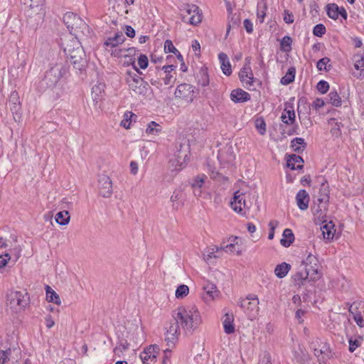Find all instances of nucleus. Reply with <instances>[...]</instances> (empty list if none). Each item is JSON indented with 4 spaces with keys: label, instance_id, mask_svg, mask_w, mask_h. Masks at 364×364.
I'll use <instances>...</instances> for the list:
<instances>
[{
    "label": "nucleus",
    "instance_id": "f257e3e1",
    "mask_svg": "<svg viewBox=\"0 0 364 364\" xmlns=\"http://www.w3.org/2000/svg\"><path fill=\"white\" fill-rule=\"evenodd\" d=\"M62 46L68 61L73 65V68L79 71L84 70L87 66V60L79 40L76 38L65 39L62 42Z\"/></svg>",
    "mask_w": 364,
    "mask_h": 364
},
{
    "label": "nucleus",
    "instance_id": "f03ea898",
    "mask_svg": "<svg viewBox=\"0 0 364 364\" xmlns=\"http://www.w3.org/2000/svg\"><path fill=\"white\" fill-rule=\"evenodd\" d=\"M176 318L186 334H193L202 323L200 312L196 306L178 307Z\"/></svg>",
    "mask_w": 364,
    "mask_h": 364
},
{
    "label": "nucleus",
    "instance_id": "7ed1b4c3",
    "mask_svg": "<svg viewBox=\"0 0 364 364\" xmlns=\"http://www.w3.org/2000/svg\"><path fill=\"white\" fill-rule=\"evenodd\" d=\"M63 21L71 34L69 38H66L65 39H70L71 38L78 39V38L87 36L90 33L88 25L74 13L68 12L64 14Z\"/></svg>",
    "mask_w": 364,
    "mask_h": 364
},
{
    "label": "nucleus",
    "instance_id": "20e7f679",
    "mask_svg": "<svg viewBox=\"0 0 364 364\" xmlns=\"http://www.w3.org/2000/svg\"><path fill=\"white\" fill-rule=\"evenodd\" d=\"M29 296L25 291H11L7 296V305L15 313L23 310L29 304Z\"/></svg>",
    "mask_w": 364,
    "mask_h": 364
},
{
    "label": "nucleus",
    "instance_id": "39448f33",
    "mask_svg": "<svg viewBox=\"0 0 364 364\" xmlns=\"http://www.w3.org/2000/svg\"><path fill=\"white\" fill-rule=\"evenodd\" d=\"M126 81L129 90L135 95H144L147 92V83L136 73L132 71L127 72Z\"/></svg>",
    "mask_w": 364,
    "mask_h": 364
},
{
    "label": "nucleus",
    "instance_id": "423d86ee",
    "mask_svg": "<svg viewBox=\"0 0 364 364\" xmlns=\"http://www.w3.org/2000/svg\"><path fill=\"white\" fill-rule=\"evenodd\" d=\"M68 71L66 66L61 64L55 65L46 73L43 81L48 87H52L68 73Z\"/></svg>",
    "mask_w": 364,
    "mask_h": 364
},
{
    "label": "nucleus",
    "instance_id": "0eeeda50",
    "mask_svg": "<svg viewBox=\"0 0 364 364\" xmlns=\"http://www.w3.org/2000/svg\"><path fill=\"white\" fill-rule=\"evenodd\" d=\"M28 9L26 15L30 18H35L36 21L43 18L45 12L43 9V0H21Z\"/></svg>",
    "mask_w": 364,
    "mask_h": 364
},
{
    "label": "nucleus",
    "instance_id": "6e6552de",
    "mask_svg": "<svg viewBox=\"0 0 364 364\" xmlns=\"http://www.w3.org/2000/svg\"><path fill=\"white\" fill-rule=\"evenodd\" d=\"M188 147L187 145L180 144L177 146V151L170 159L169 164L175 170L181 169L188 159Z\"/></svg>",
    "mask_w": 364,
    "mask_h": 364
},
{
    "label": "nucleus",
    "instance_id": "1a4fd4ad",
    "mask_svg": "<svg viewBox=\"0 0 364 364\" xmlns=\"http://www.w3.org/2000/svg\"><path fill=\"white\" fill-rule=\"evenodd\" d=\"M259 301L257 296L250 294L245 299L241 300L240 306L245 310L250 319L252 320L258 315L259 310Z\"/></svg>",
    "mask_w": 364,
    "mask_h": 364
},
{
    "label": "nucleus",
    "instance_id": "9d476101",
    "mask_svg": "<svg viewBox=\"0 0 364 364\" xmlns=\"http://www.w3.org/2000/svg\"><path fill=\"white\" fill-rule=\"evenodd\" d=\"M302 265H304V270L310 275V281H316L321 277L318 260L315 255L309 253L302 262Z\"/></svg>",
    "mask_w": 364,
    "mask_h": 364
},
{
    "label": "nucleus",
    "instance_id": "9b49d317",
    "mask_svg": "<svg viewBox=\"0 0 364 364\" xmlns=\"http://www.w3.org/2000/svg\"><path fill=\"white\" fill-rule=\"evenodd\" d=\"M21 350L18 346H13L6 350H0L1 364H17L21 359Z\"/></svg>",
    "mask_w": 364,
    "mask_h": 364
},
{
    "label": "nucleus",
    "instance_id": "f8f14e48",
    "mask_svg": "<svg viewBox=\"0 0 364 364\" xmlns=\"http://www.w3.org/2000/svg\"><path fill=\"white\" fill-rule=\"evenodd\" d=\"M186 14L182 16V21L185 23H189L191 25L196 26L202 21V14L198 6L195 4L188 5Z\"/></svg>",
    "mask_w": 364,
    "mask_h": 364
},
{
    "label": "nucleus",
    "instance_id": "ddd939ff",
    "mask_svg": "<svg viewBox=\"0 0 364 364\" xmlns=\"http://www.w3.org/2000/svg\"><path fill=\"white\" fill-rule=\"evenodd\" d=\"M194 87L188 83L179 85L174 92L176 98L192 102L193 100Z\"/></svg>",
    "mask_w": 364,
    "mask_h": 364
},
{
    "label": "nucleus",
    "instance_id": "4468645a",
    "mask_svg": "<svg viewBox=\"0 0 364 364\" xmlns=\"http://www.w3.org/2000/svg\"><path fill=\"white\" fill-rule=\"evenodd\" d=\"M159 352V348L157 345H151L141 353L140 358L144 364H154L156 361Z\"/></svg>",
    "mask_w": 364,
    "mask_h": 364
},
{
    "label": "nucleus",
    "instance_id": "2eb2a0df",
    "mask_svg": "<svg viewBox=\"0 0 364 364\" xmlns=\"http://www.w3.org/2000/svg\"><path fill=\"white\" fill-rule=\"evenodd\" d=\"M250 58H246L245 64L239 73L240 80L243 83H245V87L248 89L253 85L254 80L253 74L250 67Z\"/></svg>",
    "mask_w": 364,
    "mask_h": 364
},
{
    "label": "nucleus",
    "instance_id": "dca6fc26",
    "mask_svg": "<svg viewBox=\"0 0 364 364\" xmlns=\"http://www.w3.org/2000/svg\"><path fill=\"white\" fill-rule=\"evenodd\" d=\"M99 192L104 198H109L112 194V183L108 176L102 175L98 181Z\"/></svg>",
    "mask_w": 364,
    "mask_h": 364
},
{
    "label": "nucleus",
    "instance_id": "f3484780",
    "mask_svg": "<svg viewBox=\"0 0 364 364\" xmlns=\"http://www.w3.org/2000/svg\"><path fill=\"white\" fill-rule=\"evenodd\" d=\"M180 322H178L175 317L174 322L170 323V326L166 331L165 339L168 344L170 343L173 344L178 339V336L180 334Z\"/></svg>",
    "mask_w": 364,
    "mask_h": 364
},
{
    "label": "nucleus",
    "instance_id": "a211bd4d",
    "mask_svg": "<svg viewBox=\"0 0 364 364\" xmlns=\"http://www.w3.org/2000/svg\"><path fill=\"white\" fill-rule=\"evenodd\" d=\"M230 207L237 213L244 215L243 209L246 207L245 200L243 194L240 191H236L234 194L232 200L230 201Z\"/></svg>",
    "mask_w": 364,
    "mask_h": 364
},
{
    "label": "nucleus",
    "instance_id": "6ab92c4d",
    "mask_svg": "<svg viewBox=\"0 0 364 364\" xmlns=\"http://www.w3.org/2000/svg\"><path fill=\"white\" fill-rule=\"evenodd\" d=\"M125 40V37L122 32L117 33L114 37L109 38L105 42L106 50L111 53V50L119 48L118 46L122 44Z\"/></svg>",
    "mask_w": 364,
    "mask_h": 364
},
{
    "label": "nucleus",
    "instance_id": "aec40b11",
    "mask_svg": "<svg viewBox=\"0 0 364 364\" xmlns=\"http://www.w3.org/2000/svg\"><path fill=\"white\" fill-rule=\"evenodd\" d=\"M218 158L225 163H230L235 159L233 148L231 145L227 144L219 150Z\"/></svg>",
    "mask_w": 364,
    "mask_h": 364
},
{
    "label": "nucleus",
    "instance_id": "412c9836",
    "mask_svg": "<svg viewBox=\"0 0 364 364\" xmlns=\"http://www.w3.org/2000/svg\"><path fill=\"white\" fill-rule=\"evenodd\" d=\"M321 231L323 235V239L330 240L333 238V236L336 232L335 225L332 221L326 222V220L323 221L321 225Z\"/></svg>",
    "mask_w": 364,
    "mask_h": 364
},
{
    "label": "nucleus",
    "instance_id": "4be33fe9",
    "mask_svg": "<svg viewBox=\"0 0 364 364\" xmlns=\"http://www.w3.org/2000/svg\"><path fill=\"white\" fill-rule=\"evenodd\" d=\"M136 52V49L134 47L127 48H115L114 50H111V55L118 58H124V59H127V58H134Z\"/></svg>",
    "mask_w": 364,
    "mask_h": 364
},
{
    "label": "nucleus",
    "instance_id": "5701e85b",
    "mask_svg": "<svg viewBox=\"0 0 364 364\" xmlns=\"http://www.w3.org/2000/svg\"><path fill=\"white\" fill-rule=\"evenodd\" d=\"M296 204L301 210H306L309 208V196L305 190H300L296 196Z\"/></svg>",
    "mask_w": 364,
    "mask_h": 364
},
{
    "label": "nucleus",
    "instance_id": "b1692460",
    "mask_svg": "<svg viewBox=\"0 0 364 364\" xmlns=\"http://www.w3.org/2000/svg\"><path fill=\"white\" fill-rule=\"evenodd\" d=\"M230 99L235 103H240L248 101L250 99V95L242 89H235L231 92Z\"/></svg>",
    "mask_w": 364,
    "mask_h": 364
},
{
    "label": "nucleus",
    "instance_id": "393cba45",
    "mask_svg": "<svg viewBox=\"0 0 364 364\" xmlns=\"http://www.w3.org/2000/svg\"><path fill=\"white\" fill-rule=\"evenodd\" d=\"M203 290L202 298L206 303L213 301L218 296L216 286L213 284H208L204 286Z\"/></svg>",
    "mask_w": 364,
    "mask_h": 364
},
{
    "label": "nucleus",
    "instance_id": "a878e982",
    "mask_svg": "<svg viewBox=\"0 0 364 364\" xmlns=\"http://www.w3.org/2000/svg\"><path fill=\"white\" fill-rule=\"evenodd\" d=\"M310 275L304 269L296 272L293 277L294 285L301 287L306 282H310Z\"/></svg>",
    "mask_w": 364,
    "mask_h": 364
},
{
    "label": "nucleus",
    "instance_id": "bb28decb",
    "mask_svg": "<svg viewBox=\"0 0 364 364\" xmlns=\"http://www.w3.org/2000/svg\"><path fill=\"white\" fill-rule=\"evenodd\" d=\"M105 87V84L101 82H98L92 87L91 96L95 105L102 99Z\"/></svg>",
    "mask_w": 364,
    "mask_h": 364
},
{
    "label": "nucleus",
    "instance_id": "cd10ccee",
    "mask_svg": "<svg viewBox=\"0 0 364 364\" xmlns=\"http://www.w3.org/2000/svg\"><path fill=\"white\" fill-rule=\"evenodd\" d=\"M234 317L232 314H225L223 321L224 331L228 334H231L235 332V326L233 324Z\"/></svg>",
    "mask_w": 364,
    "mask_h": 364
},
{
    "label": "nucleus",
    "instance_id": "c85d7f7f",
    "mask_svg": "<svg viewBox=\"0 0 364 364\" xmlns=\"http://www.w3.org/2000/svg\"><path fill=\"white\" fill-rule=\"evenodd\" d=\"M303 159L301 156L292 154L287 160V166L291 170L301 169L303 168Z\"/></svg>",
    "mask_w": 364,
    "mask_h": 364
},
{
    "label": "nucleus",
    "instance_id": "c756f323",
    "mask_svg": "<svg viewBox=\"0 0 364 364\" xmlns=\"http://www.w3.org/2000/svg\"><path fill=\"white\" fill-rule=\"evenodd\" d=\"M218 58L221 64L223 73L228 76L230 75L232 73V70L228 55L224 53H221L219 54Z\"/></svg>",
    "mask_w": 364,
    "mask_h": 364
},
{
    "label": "nucleus",
    "instance_id": "7c9ffc66",
    "mask_svg": "<svg viewBox=\"0 0 364 364\" xmlns=\"http://www.w3.org/2000/svg\"><path fill=\"white\" fill-rule=\"evenodd\" d=\"M282 121L287 124H292L295 121V112L293 107L288 109L287 107L284 109V112L281 117Z\"/></svg>",
    "mask_w": 364,
    "mask_h": 364
},
{
    "label": "nucleus",
    "instance_id": "2f4dec72",
    "mask_svg": "<svg viewBox=\"0 0 364 364\" xmlns=\"http://www.w3.org/2000/svg\"><path fill=\"white\" fill-rule=\"evenodd\" d=\"M291 269V265L287 262H282L276 266L274 269V274L278 278H284L287 276L289 270Z\"/></svg>",
    "mask_w": 364,
    "mask_h": 364
},
{
    "label": "nucleus",
    "instance_id": "473e14b6",
    "mask_svg": "<svg viewBox=\"0 0 364 364\" xmlns=\"http://www.w3.org/2000/svg\"><path fill=\"white\" fill-rule=\"evenodd\" d=\"M294 240V235L291 230L286 228L282 234V238L280 240L284 247H289Z\"/></svg>",
    "mask_w": 364,
    "mask_h": 364
},
{
    "label": "nucleus",
    "instance_id": "72a5a7b5",
    "mask_svg": "<svg viewBox=\"0 0 364 364\" xmlns=\"http://www.w3.org/2000/svg\"><path fill=\"white\" fill-rule=\"evenodd\" d=\"M197 82L198 85H200L202 87H205L209 85V77L208 75L207 69L205 68H201L197 75Z\"/></svg>",
    "mask_w": 364,
    "mask_h": 364
},
{
    "label": "nucleus",
    "instance_id": "f704fd0d",
    "mask_svg": "<svg viewBox=\"0 0 364 364\" xmlns=\"http://www.w3.org/2000/svg\"><path fill=\"white\" fill-rule=\"evenodd\" d=\"M46 299L48 302H53L60 305L61 301L59 295L51 289L50 287L46 286Z\"/></svg>",
    "mask_w": 364,
    "mask_h": 364
},
{
    "label": "nucleus",
    "instance_id": "c9c22d12",
    "mask_svg": "<svg viewBox=\"0 0 364 364\" xmlns=\"http://www.w3.org/2000/svg\"><path fill=\"white\" fill-rule=\"evenodd\" d=\"M70 218L69 213L67 210L60 211L55 215V221L60 225H68L70 221Z\"/></svg>",
    "mask_w": 364,
    "mask_h": 364
},
{
    "label": "nucleus",
    "instance_id": "e433bc0d",
    "mask_svg": "<svg viewBox=\"0 0 364 364\" xmlns=\"http://www.w3.org/2000/svg\"><path fill=\"white\" fill-rule=\"evenodd\" d=\"M306 146L304 139L302 138H295L291 142V146L296 152L303 151Z\"/></svg>",
    "mask_w": 364,
    "mask_h": 364
},
{
    "label": "nucleus",
    "instance_id": "4c0bfd02",
    "mask_svg": "<svg viewBox=\"0 0 364 364\" xmlns=\"http://www.w3.org/2000/svg\"><path fill=\"white\" fill-rule=\"evenodd\" d=\"M296 70L294 68H290L286 75L282 77L281 83L282 85H289L292 82L295 77Z\"/></svg>",
    "mask_w": 364,
    "mask_h": 364
},
{
    "label": "nucleus",
    "instance_id": "58836bf2",
    "mask_svg": "<svg viewBox=\"0 0 364 364\" xmlns=\"http://www.w3.org/2000/svg\"><path fill=\"white\" fill-rule=\"evenodd\" d=\"M161 131V127L156 122H151L147 124L146 132L151 135H157Z\"/></svg>",
    "mask_w": 364,
    "mask_h": 364
},
{
    "label": "nucleus",
    "instance_id": "ea45409f",
    "mask_svg": "<svg viewBox=\"0 0 364 364\" xmlns=\"http://www.w3.org/2000/svg\"><path fill=\"white\" fill-rule=\"evenodd\" d=\"M164 51L166 53H173L175 54L178 53L177 57L178 58V59H180L181 60H183L182 55L178 52V50L174 47L171 40H166L164 42Z\"/></svg>",
    "mask_w": 364,
    "mask_h": 364
},
{
    "label": "nucleus",
    "instance_id": "a19ab883",
    "mask_svg": "<svg viewBox=\"0 0 364 364\" xmlns=\"http://www.w3.org/2000/svg\"><path fill=\"white\" fill-rule=\"evenodd\" d=\"M360 309H364V303L356 301L349 306L348 311L350 314L354 316H356V314H361V311L359 310Z\"/></svg>",
    "mask_w": 364,
    "mask_h": 364
},
{
    "label": "nucleus",
    "instance_id": "79ce46f5",
    "mask_svg": "<svg viewBox=\"0 0 364 364\" xmlns=\"http://www.w3.org/2000/svg\"><path fill=\"white\" fill-rule=\"evenodd\" d=\"M363 337L359 336L358 338H353L350 337L348 339V343H349V351L353 353L355 351V350L360 346L362 342H363Z\"/></svg>",
    "mask_w": 364,
    "mask_h": 364
},
{
    "label": "nucleus",
    "instance_id": "37998d69",
    "mask_svg": "<svg viewBox=\"0 0 364 364\" xmlns=\"http://www.w3.org/2000/svg\"><path fill=\"white\" fill-rule=\"evenodd\" d=\"M329 101L331 105L336 107L341 105V98L336 90H332L328 94Z\"/></svg>",
    "mask_w": 364,
    "mask_h": 364
},
{
    "label": "nucleus",
    "instance_id": "c03bdc74",
    "mask_svg": "<svg viewBox=\"0 0 364 364\" xmlns=\"http://www.w3.org/2000/svg\"><path fill=\"white\" fill-rule=\"evenodd\" d=\"M133 117L136 116L132 112H126L124 114V119L122 120L120 125L125 129H129L130 127L132 118Z\"/></svg>",
    "mask_w": 364,
    "mask_h": 364
},
{
    "label": "nucleus",
    "instance_id": "a18cd8bd",
    "mask_svg": "<svg viewBox=\"0 0 364 364\" xmlns=\"http://www.w3.org/2000/svg\"><path fill=\"white\" fill-rule=\"evenodd\" d=\"M328 16L333 19H336L339 15V8L337 5L333 4L328 6Z\"/></svg>",
    "mask_w": 364,
    "mask_h": 364
},
{
    "label": "nucleus",
    "instance_id": "49530a36",
    "mask_svg": "<svg viewBox=\"0 0 364 364\" xmlns=\"http://www.w3.org/2000/svg\"><path fill=\"white\" fill-rule=\"evenodd\" d=\"M266 9L267 6L265 3H259L257 4V18L259 19L260 23L264 22V19L266 16Z\"/></svg>",
    "mask_w": 364,
    "mask_h": 364
},
{
    "label": "nucleus",
    "instance_id": "de8ad7c7",
    "mask_svg": "<svg viewBox=\"0 0 364 364\" xmlns=\"http://www.w3.org/2000/svg\"><path fill=\"white\" fill-rule=\"evenodd\" d=\"M189 288L187 285L181 284L176 290V297L178 299H182L188 294Z\"/></svg>",
    "mask_w": 364,
    "mask_h": 364
},
{
    "label": "nucleus",
    "instance_id": "09e8293b",
    "mask_svg": "<svg viewBox=\"0 0 364 364\" xmlns=\"http://www.w3.org/2000/svg\"><path fill=\"white\" fill-rule=\"evenodd\" d=\"M220 250V248L217 247L209 249L207 251V253L203 255V258L205 262L208 263L210 262L212 258H218L219 256L216 255L215 253L218 252Z\"/></svg>",
    "mask_w": 364,
    "mask_h": 364
},
{
    "label": "nucleus",
    "instance_id": "8fccbe9b",
    "mask_svg": "<svg viewBox=\"0 0 364 364\" xmlns=\"http://www.w3.org/2000/svg\"><path fill=\"white\" fill-rule=\"evenodd\" d=\"M207 178V176L205 175H199L195 177L193 179L192 187L193 188H200L202 187L203 184L205 182V180Z\"/></svg>",
    "mask_w": 364,
    "mask_h": 364
},
{
    "label": "nucleus",
    "instance_id": "3c124183",
    "mask_svg": "<svg viewBox=\"0 0 364 364\" xmlns=\"http://www.w3.org/2000/svg\"><path fill=\"white\" fill-rule=\"evenodd\" d=\"M353 59L355 60L354 67L356 70L363 71L364 70V58L360 55H354Z\"/></svg>",
    "mask_w": 364,
    "mask_h": 364
},
{
    "label": "nucleus",
    "instance_id": "603ef678",
    "mask_svg": "<svg viewBox=\"0 0 364 364\" xmlns=\"http://www.w3.org/2000/svg\"><path fill=\"white\" fill-rule=\"evenodd\" d=\"M255 127L261 135H264L266 132V124L262 119H257L255 121Z\"/></svg>",
    "mask_w": 364,
    "mask_h": 364
},
{
    "label": "nucleus",
    "instance_id": "864d4df0",
    "mask_svg": "<svg viewBox=\"0 0 364 364\" xmlns=\"http://www.w3.org/2000/svg\"><path fill=\"white\" fill-rule=\"evenodd\" d=\"M128 347L129 343L127 342V341L124 343L120 342L118 346L114 348V353L120 357V354L122 353L124 350H127Z\"/></svg>",
    "mask_w": 364,
    "mask_h": 364
},
{
    "label": "nucleus",
    "instance_id": "5fc2aeb1",
    "mask_svg": "<svg viewBox=\"0 0 364 364\" xmlns=\"http://www.w3.org/2000/svg\"><path fill=\"white\" fill-rule=\"evenodd\" d=\"M330 62V59L328 58H323L320 59L316 65V67L318 70H328L327 65Z\"/></svg>",
    "mask_w": 364,
    "mask_h": 364
},
{
    "label": "nucleus",
    "instance_id": "6e6d98bb",
    "mask_svg": "<svg viewBox=\"0 0 364 364\" xmlns=\"http://www.w3.org/2000/svg\"><path fill=\"white\" fill-rule=\"evenodd\" d=\"M316 88L321 94H325L329 89V85L326 81L321 80L318 82Z\"/></svg>",
    "mask_w": 364,
    "mask_h": 364
},
{
    "label": "nucleus",
    "instance_id": "4d7b16f0",
    "mask_svg": "<svg viewBox=\"0 0 364 364\" xmlns=\"http://www.w3.org/2000/svg\"><path fill=\"white\" fill-rule=\"evenodd\" d=\"M324 354L328 358H332V353L331 351L329 349V347L328 346H323L320 350L315 349V355L316 356H319V355Z\"/></svg>",
    "mask_w": 364,
    "mask_h": 364
},
{
    "label": "nucleus",
    "instance_id": "13d9d810",
    "mask_svg": "<svg viewBox=\"0 0 364 364\" xmlns=\"http://www.w3.org/2000/svg\"><path fill=\"white\" fill-rule=\"evenodd\" d=\"M326 32V28L323 24H317L313 29L314 36L321 37Z\"/></svg>",
    "mask_w": 364,
    "mask_h": 364
},
{
    "label": "nucleus",
    "instance_id": "bf43d9fd",
    "mask_svg": "<svg viewBox=\"0 0 364 364\" xmlns=\"http://www.w3.org/2000/svg\"><path fill=\"white\" fill-rule=\"evenodd\" d=\"M318 194H319L318 196H320L323 198H324V196H325V197H326L329 200V189H328V185L327 184L326 182L323 183L321 185V188L319 189Z\"/></svg>",
    "mask_w": 364,
    "mask_h": 364
},
{
    "label": "nucleus",
    "instance_id": "052dcab7",
    "mask_svg": "<svg viewBox=\"0 0 364 364\" xmlns=\"http://www.w3.org/2000/svg\"><path fill=\"white\" fill-rule=\"evenodd\" d=\"M138 65L141 69H145L148 67L149 60L146 55L141 54L138 58Z\"/></svg>",
    "mask_w": 364,
    "mask_h": 364
},
{
    "label": "nucleus",
    "instance_id": "680f3d73",
    "mask_svg": "<svg viewBox=\"0 0 364 364\" xmlns=\"http://www.w3.org/2000/svg\"><path fill=\"white\" fill-rule=\"evenodd\" d=\"M291 38L289 36H284L282 40L281 46L284 50L287 51L291 48Z\"/></svg>",
    "mask_w": 364,
    "mask_h": 364
},
{
    "label": "nucleus",
    "instance_id": "e2e57ef3",
    "mask_svg": "<svg viewBox=\"0 0 364 364\" xmlns=\"http://www.w3.org/2000/svg\"><path fill=\"white\" fill-rule=\"evenodd\" d=\"M312 210L314 212V214L315 215H318V218H319L320 217H323L325 215V211L323 210V208L321 207V205L317 204V205H314L313 207H312Z\"/></svg>",
    "mask_w": 364,
    "mask_h": 364
},
{
    "label": "nucleus",
    "instance_id": "0e129e2a",
    "mask_svg": "<svg viewBox=\"0 0 364 364\" xmlns=\"http://www.w3.org/2000/svg\"><path fill=\"white\" fill-rule=\"evenodd\" d=\"M278 224H279V222L277 220H271L269 223V226L270 228V231H269V235H268L269 240H272L274 238V230L277 228V226L278 225Z\"/></svg>",
    "mask_w": 364,
    "mask_h": 364
},
{
    "label": "nucleus",
    "instance_id": "69168bd1",
    "mask_svg": "<svg viewBox=\"0 0 364 364\" xmlns=\"http://www.w3.org/2000/svg\"><path fill=\"white\" fill-rule=\"evenodd\" d=\"M284 21L287 23H292L294 21L292 13L289 12L288 10H285L284 14Z\"/></svg>",
    "mask_w": 364,
    "mask_h": 364
},
{
    "label": "nucleus",
    "instance_id": "338daca9",
    "mask_svg": "<svg viewBox=\"0 0 364 364\" xmlns=\"http://www.w3.org/2000/svg\"><path fill=\"white\" fill-rule=\"evenodd\" d=\"M318 204L321 205L322 208H323L324 210H326L327 206L329 202V200L324 196V198L318 196L317 198Z\"/></svg>",
    "mask_w": 364,
    "mask_h": 364
},
{
    "label": "nucleus",
    "instance_id": "774afa93",
    "mask_svg": "<svg viewBox=\"0 0 364 364\" xmlns=\"http://www.w3.org/2000/svg\"><path fill=\"white\" fill-rule=\"evenodd\" d=\"M325 105L324 101L321 98L316 99L311 105V107L317 110L319 108L323 107Z\"/></svg>",
    "mask_w": 364,
    "mask_h": 364
}]
</instances>
